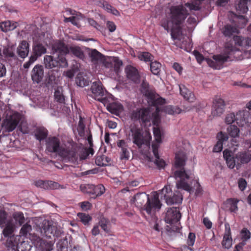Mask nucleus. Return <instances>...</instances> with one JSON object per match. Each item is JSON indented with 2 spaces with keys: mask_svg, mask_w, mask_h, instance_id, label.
Instances as JSON below:
<instances>
[{
  "mask_svg": "<svg viewBox=\"0 0 251 251\" xmlns=\"http://www.w3.org/2000/svg\"><path fill=\"white\" fill-rule=\"evenodd\" d=\"M46 146L47 151L51 153H57L65 160L75 163L78 160L77 152L80 148L72 139L68 140L63 146H61L58 138L49 137L46 140Z\"/></svg>",
  "mask_w": 251,
  "mask_h": 251,
  "instance_id": "nucleus-1",
  "label": "nucleus"
},
{
  "mask_svg": "<svg viewBox=\"0 0 251 251\" xmlns=\"http://www.w3.org/2000/svg\"><path fill=\"white\" fill-rule=\"evenodd\" d=\"M233 41L236 45L242 47L243 50L237 49L232 44L227 43L225 46L224 52L229 57V61L242 60L251 57V39L241 36H234Z\"/></svg>",
  "mask_w": 251,
  "mask_h": 251,
  "instance_id": "nucleus-2",
  "label": "nucleus"
},
{
  "mask_svg": "<svg viewBox=\"0 0 251 251\" xmlns=\"http://www.w3.org/2000/svg\"><path fill=\"white\" fill-rule=\"evenodd\" d=\"M170 12V18L173 26L171 27L170 26V21L167 19L161 20V25L168 32L171 31L172 37L174 38L175 30H180L181 25L184 22L190 13L186 7L182 4L171 6Z\"/></svg>",
  "mask_w": 251,
  "mask_h": 251,
  "instance_id": "nucleus-3",
  "label": "nucleus"
},
{
  "mask_svg": "<svg viewBox=\"0 0 251 251\" xmlns=\"http://www.w3.org/2000/svg\"><path fill=\"white\" fill-rule=\"evenodd\" d=\"M129 134L131 136L133 143L138 147L143 154L146 155L148 161L153 162V157L150 156L149 152H147L150 149L151 136L150 134L144 136L142 129L135 125L130 126Z\"/></svg>",
  "mask_w": 251,
  "mask_h": 251,
  "instance_id": "nucleus-4",
  "label": "nucleus"
},
{
  "mask_svg": "<svg viewBox=\"0 0 251 251\" xmlns=\"http://www.w3.org/2000/svg\"><path fill=\"white\" fill-rule=\"evenodd\" d=\"M185 156L184 154H176L175 157V167L176 168H181L180 170H176L174 173V177L176 179L179 178L176 182L177 189H181L188 192H191L192 187L189 183L190 176L186 173L183 168L185 165Z\"/></svg>",
  "mask_w": 251,
  "mask_h": 251,
  "instance_id": "nucleus-5",
  "label": "nucleus"
},
{
  "mask_svg": "<svg viewBox=\"0 0 251 251\" xmlns=\"http://www.w3.org/2000/svg\"><path fill=\"white\" fill-rule=\"evenodd\" d=\"M134 198L137 206L145 210L149 215H151L153 209H160L161 206L157 194L150 199L149 195L143 192L136 194Z\"/></svg>",
  "mask_w": 251,
  "mask_h": 251,
  "instance_id": "nucleus-6",
  "label": "nucleus"
},
{
  "mask_svg": "<svg viewBox=\"0 0 251 251\" xmlns=\"http://www.w3.org/2000/svg\"><path fill=\"white\" fill-rule=\"evenodd\" d=\"M225 123L230 125L236 122L239 126L249 127L251 124V117L249 111L247 110H240L236 113L227 114L225 117Z\"/></svg>",
  "mask_w": 251,
  "mask_h": 251,
  "instance_id": "nucleus-7",
  "label": "nucleus"
},
{
  "mask_svg": "<svg viewBox=\"0 0 251 251\" xmlns=\"http://www.w3.org/2000/svg\"><path fill=\"white\" fill-rule=\"evenodd\" d=\"M52 50L54 52H61L63 56H65L71 53L74 56L82 59L84 54L81 48L78 46H71L68 47L63 41L58 40L52 45Z\"/></svg>",
  "mask_w": 251,
  "mask_h": 251,
  "instance_id": "nucleus-8",
  "label": "nucleus"
},
{
  "mask_svg": "<svg viewBox=\"0 0 251 251\" xmlns=\"http://www.w3.org/2000/svg\"><path fill=\"white\" fill-rule=\"evenodd\" d=\"M57 56L46 55L44 56V64L46 68L50 69H59L68 66V62L65 56L61 52H56Z\"/></svg>",
  "mask_w": 251,
  "mask_h": 251,
  "instance_id": "nucleus-9",
  "label": "nucleus"
},
{
  "mask_svg": "<svg viewBox=\"0 0 251 251\" xmlns=\"http://www.w3.org/2000/svg\"><path fill=\"white\" fill-rule=\"evenodd\" d=\"M153 135L155 139L154 142L152 143L151 148L155 159H153V162L159 168H163L165 165V162L163 159L160 158L158 154L159 144L162 142L161 131L158 127L153 128Z\"/></svg>",
  "mask_w": 251,
  "mask_h": 251,
  "instance_id": "nucleus-10",
  "label": "nucleus"
},
{
  "mask_svg": "<svg viewBox=\"0 0 251 251\" xmlns=\"http://www.w3.org/2000/svg\"><path fill=\"white\" fill-rule=\"evenodd\" d=\"M131 119L134 121H139L142 124L150 122L151 120V110L149 107L137 108L131 111Z\"/></svg>",
  "mask_w": 251,
  "mask_h": 251,
  "instance_id": "nucleus-11",
  "label": "nucleus"
},
{
  "mask_svg": "<svg viewBox=\"0 0 251 251\" xmlns=\"http://www.w3.org/2000/svg\"><path fill=\"white\" fill-rule=\"evenodd\" d=\"M90 89L92 93L91 96L101 102L109 95L100 80L94 82Z\"/></svg>",
  "mask_w": 251,
  "mask_h": 251,
  "instance_id": "nucleus-12",
  "label": "nucleus"
},
{
  "mask_svg": "<svg viewBox=\"0 0 251 251\" xmlns=\"http://www.w3.org/2000/svg\"><path fill=\"white\" fill-rule=\"evenodd\" d=\"M160 193L162 195H163V197L168 205L181 203L182 201L183 196L179 192L176 191L172 197L170 195V194H172L170 187L165 186L161 190Z\"/></svg>",
  "mask_w": 251,
  "mask_h": 251,
  "instance_id": "nucleus-13",
  "label": "nucleus"
},
{
  "mask_svg": "<svg viewBox=\"0 0 251 251\" xmlns=\"http://www.w3.org/2000/svg\"><path fill=\"white\" fill-rule=\"evenodd\" d=\"M21 115L18 112H15L8 116L3 121L2 126L5 131L10 132L13 131L18 126Z\"/></svg>",
  "mask_w": 251,
  "mask_h": 251,
  "instance_id": "nucleus-14",
  "label": "nucleus"
},
{
  "mask_svg": "<svg viewBox=\"0 0 251 251\" xmlns=\"http://www.w3.org/2000/svg\"><path fill=\"white\" fill-rule=\"evenodd\" d=\"M46 51L47 49L46 47L41 43H37L33 45L32 54L29 57L28 61L24 63V68L25 69L29 68L30 66L33 64L39 57L45 54Z\"/></svg>",
  "mask_w": 251,
  "mask_h": 251,
  "instance_id": "nucleus-15",
  "label": "nucleus"
},
{
  "mask_svg": "<svg viewBox=\"0 0 251 251\" xmlns=\"http://www.w3.org/2000/svg\"><path fill=\"white\" fill-rule=\"evenodd\" d=\"M229 57L223 51L222 54L214 55L212 57L213 59H209L207 61L209 66L216 70H220L223 68L224 64L227 62L229 61L228 59Z\"/></svg>",
  "mask_w": 251,
  "mask_h": 251,
  "instance_id": "nucleus-16",
  "label": "nucleus"
},
{
  "mask_svg": "<svg viewBox=\"0 0 251 251\" xmlns=\"http://www.w3.org/2000/svg\"><path fill=\"white\" fill-rule=\"evenodd\" d=\"M181 217L178 208L171 207L170 208L166 213L165 221L170 225L177 223L179 221Z\"/></svg>",
  "mask_w": 251,
  "mask_h": 251,
  "instance_id": "nucleus-17",
  "label": "nucleus"
},
{
  "mask_svg": "<svg viewBox=\"0 0 251 251\" xmlns=\"http://www.w3.org/2000/svg\"><path fill=\"white\" fill-rule=\"evenodd\" d=\"M145 96L148 100V102L152 106L158 107L159 105H162L165 103V99L159 97L155 93L151 91H147L145 94Z\"/></svg>",
  "mask_w": 251,
  "mask_h": 251,
  "instance_id": "nucleus-18",
  "label": "nucleus"
},
{
  "mask_svg": "<svg viewBox=\"0 0 251 251\" xmlns=\"http://www.w3.org/2000/svg\"><path fill=\"white\" fill-rule=\"evenodd\" d=\"M111 97L108 95L101 102L106 107L107 110L113 114H116L122 108V105L112 101Z\"/></svg>",
  "mask_w": 251,
  "mask_h": 251,
  "instance_id": "nucleus-19",
  "label": "nucleus"
},
{
  "mask_svg": "<svg viewBox=\"0 0 251 251\" xmlns=\"http://www.w3.org/2000/svg\"><path fill=\"white\" fill-rule=\"evenodd\" d=\"M33 243L41 251H50L52 250L53 244L51 241H47L39 236L35 237Z\"/></svg>",
  "mask_w": 251,
  "mask_h": 251,
  "instance_id": "nucleus-20",
  "label": "nucleus"
},
{
  "mask_svg": "<svg viewBox=\"0 0 251 251\" xmlns=\"http://www.w3.org/2000/svg\"><path fill=\"white\" fill-rule=\"evenodd\" d=\"M192 109L190 106H183V109H181L177 106L166 105L163 107L162 111L169 115H175L180 113L182 112H186Z\"/></svg>",
  "mask_w": 251,
  "mask_h": 251,
  "instance_id": "nucleus-21",
  "label": "nucleus"
},
{
  "mask_svg": "<svg viewBox=\"0 0 251 251\" xmlns=\"http://www.w3.org/2000/svg\"><path fill=\"white\" fill-rule=\"evenodd\" d=\"M127 77L135 83H138L140 81V76L138 70L134 67L129 65L125 69Z\"/></svg>",
  "mask_w": 251,
  "mask_h": 251,
  "instance_id": "nucleus-22",
  "label": "nucleus"
},
{
  "mask_svg": "<svg viewBox=\"0 0 251 251\" xmlns=\"http://www.w3.org/2000/svg\"><path fill=\"white\" fill-rule=\"evenodd\" d=\"M225 109L224 100L220 98H216L213 101L212 114L214 116H220L223 113Z\"/></svg>",
  "mask_w": 251,
  "mask_h": 251,
  "instance_id": "nucleus-23",
  "label": "nucleus"
},
{
  "mask_svg": "<svg viewBox=\"0 0 251 251\" xmlns=\"http://www.w3.org/2000/svg\"><path fill=\"white\" fill-rule=\"evenodd\" d=\"M225 232L222 242V245L225 249H228L231 247L232 243L229 224L227 223H225Z\"/></svg>",
  "mask_w": 251,
  "mask_h": 251,
  "instance_id": "nucleus-24",
  "label": "nucleus"
},
{
  "mask_svg": "<svg viewBox=\"0 0 251 251\" xmlns=\"http://www.w3.org/2000/svg\"><path fill=\"white\" fill-rule=\"evenodd\" d=\"M31 77L34 82H40L44 76L43 67L42 65H35L31 71Z\"/></svg>",
  "mask_w": 251,
  "mask_h": 251,
  "instance_id": "nucleus-25",
  "label": "nucleus"
},
{
  "mask_svg": "<svg viewBox=\"0 0 251 251\" xmlns=\"http://www.w3.org/2000/svg\"><path fill=\"white\" fill-rule=\"evenodd\" d=\"M122 64V62L116 58H113L109 60L106 61L104 63L105 67L110 68L111 72H114L116 74L119 73L120 67Z\"/></svg>",
  "mask_w": 251,
  "mask_h": 251,
  "instance_id": "nucleus-26",
  "label": "nucleus"
},
{
  "mask_svg": "<svg viewBox=\"0 0 251 251\" xmlns=\"http://www.w3.org/2000/svg\"><path fill=\"white\" fill-rule=\"evenodd\" d=\"M236 161L238 169L242 164H247L251 160V153L246 151L238 152L236 154Z\"/></svg>",
  "mask_w": 251,
  "mask_h": 251,
  "instance_id": "nucleus-27",
  "label": "nucleus"
},
{
  "mask_svg": "<svg viewBox=\"0 0 251 251\" xmlns=\"http://www.w3.org/2000/svg\"><path fill=\"white\" fill-rule=\"evenodd\" d=\"M29 50V45L26 41L23 40L19 44L17 49L18 55L22 58L27 56Z\"/></svg>",
  "mask_w": 251,
  "mask_h": 251,
  "instance_id": "nucleus-28",
  "label": "nucleus"
},
{
  "mask_svg": "<svg viewBox=\"0 0 251 251\" xmlns=\"http://www.w3.org/2000/svg\"><path fill=\"white\" fill-rule=\"evenodd\" d=\"M217 138L218 141L213 147V151L215 152H219L221 151L223 149V142L226 141L228 137L226 134L221 131L218 133Z\"/></svg>",
  "mask_w": 251,
  "mask_h": 251,
  "instance_id": "nucleus-29",
  "label": "nucleus"
},
{
  "mask_svg": "<svg viewBox=\"0 0 251 251\" xmlns=\"http://www.w3.org/2000/svg\"><path fill=\"white\" fill-rule=\"evenodd\" d=\"M56 228L53 226L49 221H44L43 223V226L41 228V232L44 233L46 236L50 237V235H55Z\"/></svg>",
  "mask_w": 251,
  "mask_h": 251,
  "instance_id": "nucleus-30",
  "label": "nucleus"
},
{
  "mask_svg": "<svg viewBox=\"0 0 251 251\" xmlns=\"http://www.w3.org/2000/svg\"><path fill=\"white\" fill-rule=\"evenodd\" d=\"M222 32L225 37H231L234 34L238 33L239 30L235 26L227 24L222 28Z\"/></svg>",
  "mask_w": 251,
  "mask_h": 251,
  "instance_id": "nucleus-31",
  "label": "nucleus"
},
{
  "mask_svg": "<svg viewBox=\"0 0 251 251\" xmlns=\"http://www.w3.org/2000/svg\"><path fill=\"white\" fill-rule=\"evenodd\" d=\"M60 75L58 69H52L48 72L47 81L50 84H56Z\"/></svg>",
  "mask_w": 251,
  "mask_h": 251,
  "instance_id": "nucleus-32",
  "label": "nucleus"
},
{
  "mask_svg": "<svg viewBox=\"0 0 251 251\" xmlns=\"http://www.w3.org/2000/svg\"><path fill=\"white\" fill-rule=\"evenodd\" d=\"M19 25L17 22L7 21L0 23V28L3 32L13 30Z\"/></svg>",
  "mask_w": 251,
  "mask_h": 251,
  "instance_id": "nucleus-33",
  "label": "nucleus"
},
{
  "mask_svg": "<svg viewBox=\"0 0 251 251\" xmlns=\"http://www.w3.org/2000/svg\"><path fill=\"white\" fill-rule=\"evenodd\" d=\"M180 93L187 100L192 102L195 100L194 94L184 86H179Z\"/></svg>",
  "mask_w": 251,
  "mask_h": 251,
  "instance_id": "nucleus-34",
  "label": "nucleus"
},
{
  "mask_svg": "<svg viewBox=\"0 0 251 251\" xmlns=\"http://www.w3.org/2000/svg\"><path fill=\"white\" fill-rule=\"evenodd\" d=\"M78 145L80 146V150L77 152L78 157H79L81 160L86 159L90 154L93 155L94 153V151L91 147L88 148H82L81 145Z\"/></svg>",
  "mask_w": 251,
  "mask_h": 251,
  "instance_id": "nucleus-35",
  "label": "nucleus"
},
{
  "mask_svg": "<svg viewBox=\"0 0 251 251\" xmlns=\"http://www.w3.org/2000/svg\"><path fill=\"white\" fill-rule=\"evenodd\" d=\"M97 224L105 232L109 233L110 232V223L107 218L101 216Z\"/></svg>",
  "mask_w": 251,
  "mask_h": 251,
  "instance_id": "nucleus-36",
  "label": "nucleus"
},
{
  "mask_svg": "<svg viewBox=\"0 0 251 251\" xmlns=\"http://www.w3.org/2000/svg\"><path fill=\"white\" fill-rule=\"evenodd\" d=\"M203 0H193L191 2L185 3L184 6L188 7L191 12L193 11H199L201 8V2Z\"/></svg>",
  "mask_w": 251,
  "mask_h": 251,
  "instance_id": "nucleus-37",
  "label": "nucleus"
},
{
  "mask_svg": "<svg viewBox=\"0 0 251 251\" xmlns=\"http://www.w3.org/2000/svg\"><path fill=\"white\" fill-rule=\"evenodd\" d=\"M48 135V131L44 127H39L36 129L35 136L38 140L41 141L47 138Z\"/></svg>",
  "mask_w": 251,
  "mask_h": 251,
  "instance_id": "nucleus-38",
  "label": "nucleus"
},
{
  "mask_svg": "<svg viewBox=\"0 0 251 251\" xmlns=\"http://www.w3.org/2000/svg\"><path fill=\"white\" fill-rule=\"evenodd\" d=\"M90 57L92 62L94 64H97L99 61L103 58V55L96 49H93L90 53Z\"/></svg>",
  "mask_w": 251,
  "mask_h": 251,
  "instance_id": "nucleus-39",
  "label": "nucleus"
},
{
  "mask_svg": "<svg viewBox=\"0 0 251 251\" xmlns=\"http://www.w3.org/2000/svg\"><path fill=\"white\" fill-rule=\"evenodd\" d=\"M161 64L156 61H151L150 63V70L154 75H159L161 71Z\"/></svg>",
  "mask_w": 251,
  "mask_h": 251,
  "instance_id": "nucleus-40",
  "label": "nucleus"
},
{
  "mask_svg": "<svg viewBox=\"0 0 251 251\" xmlns=\"http://www.w3.org/2000/svg\"><path fill=\"white\" fill-rule=\"evenodd\" d=\"M105 189L102 184H99L98 185H94V191L93 195L91 197L92 198H96L97 197L100 196L104 193Z\"/></svg>",
  "mask_w": 251,
  "mask_h": 251,
  "instance_id": "nucleus-41",
  "label": "nucleus"
},
{
  "mask_svg": "<svg viewBox=\"0 0 251 251\" xmlns=\"http://www.w3.org/2000/svg\"><path fill=\"white\" fill-rule=\"evenodd\" d=\"M85 125L82 117H80L77 127V131L79 136L81 138H85Z\"/></svg>",
  "mask_w": 251,
  "mask_h": 251,
  "instance_id": "nucleus-42",
  "label": "nucleus"
},
{
  "mask_svg": "<svg viewBox=\"0 0 251 251\" xmlns=\"http://www.w3.org/2000/svg\"><path fill=\"white\" fill-rule=\"evenodd\" d=\"M227 201L230 205L229 210L230 212H236L238 210L237 204L239 200L235 198H230L227 200Z\"/></svg>",
  "mask_w": 251,
  "mask_h": 251,
  "instance_id": "nucleus-43",
  "label": "nucleus"
},
{
  "mask_svg": "<svg viewBox=\"0 0 251 251\" xmlns=\"http://www.w3.org/2000/svg\"><path fill=\"white\" fill-rule=\"evenodd\" d=\"M247 3L248 1L246 0H240L236 6L237 10L239 11L240 13H246L248 11Z\"/></svg>",
  "mask_w": 251,
  "mask_h": 251,
  "instance_id": "nucleus-44",
  "label": "nucleus"
},
{
  "mask_svg": "<svg viewBox=\"0 0 251 251\" xmlns=\"http://www.w3.org/2000/svg\"><path fill=\"white\" fill-rule=\"evenodd\" d=\"M77 215L80 221L85 226L88 225L92 220V217L88 214L78 213Z\"/></svg>",
  "mask_w": 251,
  "mask_h": 251,
  "instance_id": "nucleus-45",
  "label": "nucleus"
},
{
  "mask_svg": "<svg viewBox=\"0 0 251 251\" xmlns=\"http://www.w3.org/2000/svg\"><path fill=\"white\" fill-rule=\"evenodd\" d=\"M13 217L15 221L16 224L20 226H22L25 221L24 214L21 212H15L13 214Z\"/></svg>",
  "mask_w": 251,
  "mask_h": 251,
  "instance_id": "nucleus-46",
  "label": "nucleus"
},
{
  "mask_svg": "<svg viewBox=\"0 0 251 251\" xmlns=\"http://www.w3.org/2000/svg\"><path fill=\"white\" fill-rule=\"evenodd\" d=\"M239 129L235 125H230L227 128V132L229 136L232 137H236L239 136Z\"/></svg>",
  "mask_w": 251,
  "mask_h": 251,
  "instance_id": "nucleus-47",
  "label": "nucleus"
},
{
  "mask_svg": "<svg viewBox=\"0 0 251 251\" xmlns=\"http://www.w3.org/2000/svg\"><path fill=\"white\" fill-rule=\"evenodd\" d=\"M14 226L12 223H8L6 224L4 228L2 233L5 237H8L10 236L14 232Z\"/></svg>",
  "mask_w": 251,
  "mask_h": 251,
  "instance_id": "nucleus-48",
  "label": "nucleus"
},
{
  "mask_svg": "<svg viewBox=\"0 0 251 251\" xmlns=\"http://www.w3.org/2000/svg\"><path fill=\"white\" fill-rule=\"evenodd\" d=\"M3 54L8 59L16 57L14 50L11 47H5L3 50Z\"/></svg>",
  "mask_w": 251,
  "mask_h": 251,
  "instance_id": "nucleus-49",
  "label": "nucleus"
},
{
  "mask_svg": "<svg viewBox=\"0 0 251 251\" xmlns=\"http://www.w3.org/2000/svg\"><path fill=\"white\" fill-rule=\"evenodd\" d=\"M159 108H156V111L151 113V119L152 120V123L153 125L158 126L160 122V117L159 114Z\"/></svg>",
  "mask_w": 251,
  "mask_h": 251,
  "instance_id": "nucleus-50",
  "label": "nucleus"
},
{
  "mask_svg": "<svg viewBox=\"0 0 251 251\" xmlns=\"http://www.w3.org/2000/svg\"><path fill=\"white\" fill-rule=\"evenodd\" d=\"M76 83L80 87H84L89 85V80L83 77L81 74H78L75 79Z\"/></svg>",
  "mask_w": 251,
  "mask_h": 251,
  "instance_id": "nucleus-51",
  "label": "nucleus"
},
{
  "mask_svg": "<svg viewBox=\"0 0 251 251\" xmlns=\"http://www.w3.org/2000/svg\"><path fill=\"white\" fill-rule=\"evenodd\" d=\"M179 47L187 51H190L193 47V44L189 38L188 37L182 42Z\"/></svg>",
  "mask_w": 251,
  "mask_h": 251,
  "instance_id": "nucleus-52",
  "label": "nucleus"
},
{
  "mask_svg": "<svg viewBox=\"0 0 251 251\" xmlns=\"http://www.w3.org/2000/svg\"><path fill=\"white\" fill-rule=\"evenodd\" d=\"M138 58L145 62L151 61L153 59V56L149 52H142L138 55Z\"/></svg>",
  "mask_w": 251,
  "mask_h": 251,
  "instance_id": "nucleus-53",
  "label": "nucleus"
},
{
  "mask_svg": "<svg viewBox=\"0 0 251 251\" xmlns=\"http://www.w3.org/2000/svg\"><path fill=\"white\" fill-rule=\"evenodd\" d=\"M94 188V185L93 184H87L80 185V189L82 192L92 196L93 195Z\"/></svg>",
  "mask_w": 251,
  "mask_h": 251,
  "instance_id": "nucleus-54",
  "label": "nucleus"
},
{
  "mask_svg": "<svg viewBox=\"0 0 251 251\" xmlns=\"http://www.w3.org/2000/svg\"><path fill=\"white\" fill-rule=\"evenodd\" d=\"M55 100L60 103L65 104V97L63 95L62 92L57 89L54 92Z\"/></svg>",
  "mask_w": 251,
  "mask_h": 251,
  "instance_id": "nucleus-55",
  "label": "nucleus"
},
{
  "mask_svg": "<svg viewBox=\"0 0 251 251\" xmlns=\"http://www.w3.org/2000/svg\"><path fill=\"white\" fill-rule=\"evenodd\" d=\"M108 158L104 156H98L96 158L95 163L99 166H103L106 165V162H108Z\"/></svg>",
  "mask_w": 251,
  "mask_h": 251,
  "instance_id": "nucleus-56",
  "label": "nucleus"
},
{
  "mask_svg": "<svg viewBox=\"0 0 251 251\" xmlns=\"http://www.w3.org/2000/svg\"><path fill=\"white\" fill-rule=\"evenodd\" d=\"M31 230V226L26 223L22 226L20 233L23 236H26L27 233L29 232Z\"/></svg>",
  "mask_w": 251,
  "mask_h": 251,
  "instance_id": "nucleus-57",
  "label": "nucleus"
},
{
  "mask_svg": "<svg viewBox=\"0 0 251 251\" xmlns=\"http://www.w3.org/2000/svg\"><path fill=\"white\" fill-rule=\"evenodd\" d=\"M32 247L28 243L22 242L18 247V251H32Z\"/></svg>",
  "mask_w": 251,
  "mask_h": 251,
  "instance_id": "nucleus-58",
  "label": "nucleus"
},
{
  "mask_svg": "<svg viewBox=\"0 0 251 251\" xmlns=\"http://www.w3.org/2000/svg\"><path fill=\"white\" fill-rule=\"evenodd\" d=\"M241 236L243 241H247L251 238V233L247 228H243L241 231Z\"/></svg>",
  "mask_w": 251,
  "mask_h": 251,
  "instance_id": "nucleus-59",
  "label": "nucleus"
},
{
  "mask_svg": "<svg viewBox=\"0 0 251 251\" xmlns=\"http://www.w3.org/2000/svg\"><path fill=\"white\" fill-rule=\"evenodd\" d=\"M64 21L65 22H71L73 25L79 27L80 25L78 21V18L76 16H72L68 18H65Z\"/></svg>",
  "mask_w": 251,
  "mask_h": 251,
  "instance_id": "nucleus-60",
  "label": "nucleus"
},
{
  "mask_svg": "<svg viewBox=\"0 0 251 251\" xmlns=\"http://www.w3.org/2000/svg\"><path fill=\"white\" fill-rule=\"evenodd\" d=\"M229 159L226 160V163L228 167L231 169H233L235 166L237 167V162L236 161V155L235 157L232 156L229 158Z\"/></svg>",
  "mask_w": 251,
  "mask_h": 251,
  "instance_id": "nucleus-61",
  "label": "nucleus"
},
{
  "mask_svg": "<svg viewBox=\"0 0 251 251\" xmlns=\"http://www.w3.org/2000/svg\"><path fill=\"white\" fill-rule=\"evenodd\" d=\"M7 217V213L3 210H0V226H2L6 223Z\"/></svg>",
  "mask_w": 251,
  "mask_h": 251,
  "instance_id": "nucleus-62",
  "label": "nucleus"
},
{
  "mask_svg": "<svg viewBox=\"0 0 251 251\" xmlns=\"http://www.w3.org/2000/svg\"><path fill=\"white\" fill-rule=\"evenodd\" d=\"M196 239L195 234L193 232H190L188 237L187 244L189 246L192 247L195 243Z\"/></svg>",
  "mask_w": 251,
  "mask_h": 251,
  "instance_id": "nucleus-63",
  "label": "nucleus"
},
{
  "mask_svg": "<svg viewBox=\"0 0 251 251\" xmlns=\"http://www.w3.org/2000/svg\"><path fill=\"white\" fill-rule=\"evenodd\" d=\"M60 185L58 183L51 180H48V189H56L59 188Z\"/></svg>",
  "mask_w": 251,
  "mask_h": 251,
  "instance_id": "nucleus-64",
  "label": "nucleus"
}]
</instances>
